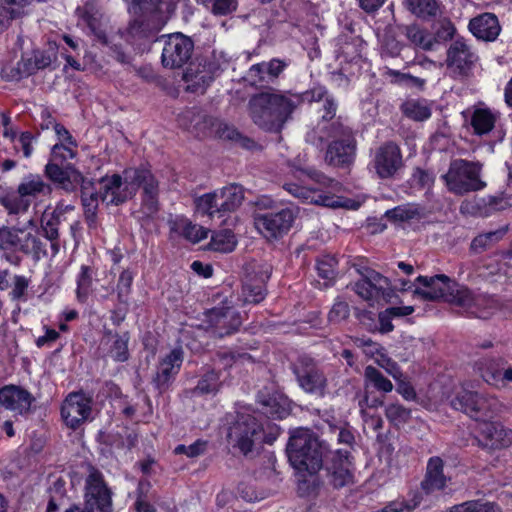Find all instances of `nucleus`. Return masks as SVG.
Here are the masks:
<instances>
[{
    "label": "nucleus",
    "mask_w": 512,
    "mask_h": 512,
    "mask_svg": "<svg viewBox=\"0 0 512 512\" xmlns=\"http://www.w3.org/2000/svg\"><path fill=\"white\" fill-rule=\"evenodd\" d=\"M142 188V213L151 217L159 209V184L151 171L143 166L124 170L123 176L113 174L100 181V197L107 205H120Z\"/></svg>",
    "instance_id": "nucleus-1"
},
{
    "label": "nucleus",
    "mask_w": 512,
    "mask_h": 512,
    "mask_svg": "<svg viewBox=\"0 0 512 512\" xmlns=\"http://www.w3.org/2000/svg\"><path fill=\"white\" fill-rule=\"evenodd\" d=\"M308 96V92L299 94L275 89L262 91L250 97L248 114L259 128L278 133Z\"/></svg>",
    "instance_id": "nucleus-2"
},
{
    "label": "nucleus",
    "mask_w": 512,
    "mask_h": 512,
    "mask_svg": "<svg viewBox=\"0 0 512 512\" xmlns=\"http://www.w3.org/2000/svg\"><path fill=\"white\" fill-rule=\"evenodd\" d=\"M327 146L325 161L332 166L350 164L355 156L356 140L352 129L345 124H327L325 121L317 129H310L306 133V142L322 147Z\"/></svg>",
    "instance_id": "nucleus-3"
},
{
    "label": "nucleus",
    "mask_w": 512,
    "mask_h": 512,
    "mask_svg": "<svg viewBox=\"0 0 512 512\" xmlns=\"http://www.w3.org/2000/svg\"><path fill=\"white\" fill-rule=\"evenodd\" d=\"M416 282L421 287L414 290V295L424 301L443 300L461 308H468L482 317L487 316V313H479L475 308V305H478L482 299L475 301L472 292L467 287L457 284L446 275L419 276Z\"/></svg>",
    "instance_id": "nucleus-4"
},
{
    "label": "nucleus",
    "mask_w": 512,
    "mask_h": 512,
    "mask_svg": "<svg viewBox=\"0 0 512 512\" xmlns=\"http://www.w3.org/2000/svg\"><path fill=\"white\" fill-rule=\"evenodd\" d=\"M326 447L309 429L299 428L290 436L287 444L289 461L298 472L317 473L323 466Z\"/></svg>",
    "instance_id": "nucleus-5"
},
{
    "label": "nucleus",
    "mask_w": 512,
    "mask_h": 512,
    "mask_svg": "<svg viewBox=\"0 0 512 512\" xmlns=\"http://www.w3.org/2000/svg\"><path fill=\"white\" fill-rule=\"evenodd\" d=\"M454 409L460 410L471 419L483 424L501 416L509 407L495 395L463 390L451 401Z\"/></svg>",
    "instance_id": "nucleus-6"
},
{
    "label": "nucleus",
    "mask_w": 512,
    "mask_h": 512,
    "mask_svg": "<svg viewBox=\"0 0 512 512\" xmlns=\"http://www.w3.org/2000/svg\"><path fill=\"white\" fill-rule=\"evenodd\" d=\"M482 165L464 159L451 161L448 171L442 176L448 190L456 195L479 191L486 186L481 179Z\"/></svg>",
    "instance_id": "nucleus-7"
},
{
    "label": "nucleus",
    "mask_w": 512,
    "mask_h": 512,
    "mask_svg": "<svg viewBox=\"0 0 512 512\" xmlns=\"http://www.w3.org/2000/svg\"><path fill=\"white\" fill-rule=\"evenodd\" d=\"M156 43L161 46V64L167 69L182 68L194 51L192 39L181 32L161 35Z\"/></svg>",
    "instance_id": "nucleus-8"
},
{
    "label": "nucleus",
    "mask_w": 512,
    "mask_h": 512,
    "mask_svg": "<svg viewBox=\"0 0 512 512\" xmlns=\"http://www.w3.org/2000/svg\"><path fill=\"white\" fill-rule=\"evenodd\" d=\"M362 278L353 285L354 292L370 306L384 301L390 302L393 289L389 279L369 268H357Z\"/></svg>",
    "instance_id": "nucleus-9"
},
{
    "label": "nucleus",
    "mask_w": 512,
    "mask_h": 512,
    "mask_svg": "<svg viewBox=\"0 0 512 512\" xmlns=\"http://www.w3.org/2000/svg\"><path fill=\"white\" fill-rule=\"evenodd\" d=\"M262 426L257 419L249 413H238L235 421L230 425L227 441L241 453H250L256 441L261 437Z\"/></svg>",
    "instance_id": "nucleus-10"
},
{
    "label": "nucleus",
    "mask_w": 512,
    "mask_h": 512,
    "mask_svg": "<svg viewBox=\"0 0 512 512\" xmlns=\"http://www.w3.org/2000/svg\"><path fill=\"white\" fill-rule=\"evenodd\" d=\"M297 212V209L285 208L276 213H259L254 217V225L265 238L276 239L289 231Z\"/></svg>",
    "instance_id": "nucleus-11"
},
{
    "label": "nucleus",
    "mask_w": 512,
    "mask_h": 512,
    "mask_svg": "<svg viewBox=\"0 0 512 512\" xmlns=\"http://www.w3.org/2000/svg\"><path fill=\"white\" fill-rule=\"evenodd\" d=\"M92 412V398L83 392L68 394L61 406V416L65 424L72 428H78L85 422Z\"/></svg>",
    "instance_id": "nucleus-12"
},
{
    "label": "nucleus",
    "mask_w": 512,
    "mask_h": 512,
    "mask_svg": "<svg viewBox=\"0 0 512 512\" xmlns=\"http://www.w3.org/2000/svg\"><path fill=\"white\" fill-rule=\"evenodd\" d=\"M299 386L307 393L323 397L326 394L327 378L312 360L303 358L293 367Z\"/></svg>",
    "instance_id": "nucleus-13"
},
{
    "label": "nucleus",
    "mask_w": 512,
    "mask_h": 512,
    "mask_svg": "<svg viewBox=\"0 0 512 512\" xmlns=\"http://www.w3.org/2000/svg\"><path fill=\"white\" fill-rule=\"evenodd\" d=\"M110 491L106 487L101 473L93 471L86 480L85 510L87 512H111Z\"/></svg>",
    "instance_id": "nucleus-14"
},
{
    "label": "nucleus",
    "mask_w": 512,
    "mask_h": 512,
    "mask_svg": "<svg viewBox=\"0 0 512 512\" xmlns=\"http://www.w3.org/2000/svg\"><path fill=\"white\" fill-rule=\"evenodd\" d=\"M374 169L376 174L387 179L393 177L403 166L402 154L399 146L394 142L381 145L375 152Z\"/></svg>",
    "instance_id": "nucleus-15"
},
{
    "label": "nucleus",
    "mask_w": 512,
    "mask_h": 512,
    "mask_svg": "<svg viewBox=\"0 0 512 512\" xmlns=\"http://www.w3.org/2000/svg\"><path fill=\"white\" fill-rule=\"evenodd\" d=\"M40 241L23 228L0 227V250L29 253L39 248Z\"/></svg>",
    "instance_id": "nucleus-16"
},
{
    "label": "nucleus",
    "mask_w": 512,
    "mask_h": 512,
    "mask_svg": "<svg viewBox=\"0 0 512 512\" xmlns=\"http://www.w3.org/2000/svg\"><path fill=\"white\" fill-rule=\"evenodd\" d=\"M478 442L488 450L509 448L512 446V429L491 420L481 426Z\"/></svg>",
    "instance_id": "nucleus-17"
},
{
    "label": "nucleus",
    "mask_w": 512,
    "mask_h": 512,
    "mask_svg": "<svg viewBox=\"0 0 512 512\" xmlns=\"http://www.w3.org/2000/svg\"><path fill=\"white\" fill-rule=\"evenodd\" d=\"M207 323L213 333L222 338L238 330L242 321L239 313L232 307H215L207 313Z\"/></svg>",
    "instance_id": "nucleus-18"
},
{
    "label": "nucleus",
    "mask_w": 512,
    "mask_h": 512,
    "mask_svg": "<svg viewBox=\"0 0 512 512\" xmlns=\"http://www.w3.org/2000/svg\"><path fill=\"white\" fill-rule=\"evenodd\" d=\"M271 267H259L253 275H249L242 287L241 301L243 304H257L266 296L265 283L270 278Z\"/></svg>",
    "instance_id": "nucleus-19"
},
{
    "label": "nucleus",
    "mask_w": 512,
    "mask_h": 512,
    "mask_svg": "<svg viewBox=\"0 0 512 512\" xmlns=\"http://www.w3.org/2000/svg\"><path fill=\"white\" fill-rule=\"evenodd\" d=\"M477 57L469 46L460 40L454 41L448 51L446 64L455 77L466 75Z\"/></svg>",
    "instance_id": "nucleus-20"
},
{
    "label": "nucleus",
    "mask_w": 512,
    "mask_h": 512,
    "mask_svg": "<svg viewBox=\"0 0 512 512\" xmlns=\"http://www.w3.org/2000/svg\"><path fill=\"white\" fill-rule=\"evenodd\" d=\"M328 472L330 483L335 488H342L353 483L352 463L348 448L336 451Z\"/></svg>",
    "instance_id": "nucleus-21"
},
{
    "label": "nucleus",
    "mask_w": 512,
    "mask_h": 512,
    "mask_svg": "<svg viewBox=\"0 0 512 512\" xmlns=\"http://www.w3.org/2000/svg\"><path fill=\"white\" fill-rule=\"evenodd\" d=\"M79 21L86 25L96 39L103 43H107L106 31L102 22V13L95 0H88L83 6L76 9Z\"/></svg>",
    "instance_id": "nucleus-22"
},
{
    "label": "nucleus",
    "mask_w": 512,
    "mask_h": 512,
    "mask_svg": "<svg viewBox=\"0 0 512 512\" xmlns=\"http://www.w3.org/2000/svg\"><path fill=\"white\" fill-rule=\"evenodd\" d=\"M33 396L25 389L9 385L0 389V404L17 414H24L30 410Z\"/></svg>",
    "instance_id": "nucleus-23"
},
{
    "label": "nucleus",
    "mask_w": 512,
    "mask_h": 512,
    "mask_svg": "<svg viewBox=\"0 0 512 512\" xmlns=\"http://www.w3.org/2000/svg\"><path fill=\"white\" fill-rule=\"evenodd\" d=\"M183 362V351L180 348L173 349L159 363L154 383L159 390H164L174 376L179 372Z\"/></svg>",
    "instance_id": "nucleus-24"
},
{
    "label": "nucleus",
    "mask_w": 512,
    "mask_h": 512,
    "mask_svg": "<svg viewBox=\"0 0 512 512\" xmlns=\"http://www.w3.org/2000/svg\"><path fill=\"white\" fill-rule=\"evenodd\" d=\"M450 479L444 474V462L440 457H431L427 463L426 474L421 488L426 494L441 491L447 487Z\"/></svg>",
    "instance_id": "nucleus-25"
},
{
    "label": "nucleus",
    "mask_w": 512,
    "mask_h": 512,
    "mask_svg": "<svg viewBox=\"0 0 512 512\" xmlns=\"http://www.w3.org/2000/svg\"><path fill=\"white\" fill-rule=\"evenodd\" d=\"M469 29L474 36L486 41L496 39L501 30L497 17L491 13L473 18L469 23Z\"/></svg>",
    "instance_id": "nucleus-26"
},
{
    "label": "nucleus",
    "mask_w": 512,
    "mask_h": 512,
    "mask_svg": "<svg viewBox=\"0 0 512 512\" xmlns=\"http://www.w3.org/2000/svg\"><path fill=\"white\" fill-rule=\"evenodd\" d=\"M507 363L501 358H481L475 363V369L485 382L498 385L503 378Z\"/></svg>",
    "instance_id": "nucleus-27"
},
{
    "label": "nucleus",
    "mask_w": 512,
    "mask_h": 512,
    "mask_svg": "<svg viewBox=\"0 0 512 512\" xmlns=\"http://www.w3.org/2000/svg\"><path fill=\"white\" fill-rule=\"evenodd\" d=\"M284 189L296 198L303 199L305 201L315 202L327 207H344L346 204L339 197H333L329 195H318L315 199L314 192L306 187L300 186L296 183H287L284 185Z\"/></svg>",
    "instance_id": "nucleus-28"
},
{
    "label": "nucleus",
    "mask_w": 512,
    "mask_h": 512,
    "mask_svg": "<svg viewBox=\"0 0 512 512\" xmlns=\"http://www.w3.org/2000/svg\"><path fill=\"white\" fill-rule=\"evenodd\" d=\"M51 191V186L37 174H29L24 177L17 187V193L29 200L40 195H48Z\"/></svg>",
    "instance_id": "nucleus-29"
},
{
    "label": "nucleus",
    "mask_w": 512,
    "mask_h": 512,
    "mask_svg": "<svg viewBox=\"0 0 512 512\" xmlns=\"http://www.w3.org/2000/svg\"><path fill=\"white\" fill-rule=\"evenodd\" d=\"M218 194V207L226 212H233L238 209L244 200V190L241 186L232 184L222 189L216 190Z\"/></svg>",
    "instance_id": "nucleus-30"
},
{
    "label": "nucleus",
    "mask_w": 512,
    "mask_h": 512,
    "mask_svg": "<svg viewBox=\"0 0 512 512\" xmlns=\"http://www.w3.org/2000/svg\"><path fill=\"white\" fill-rule=\"evenodd\" d=\"M67 209L73 207L66 206L65 208L57 206L53 211H44L41 217V229L43 235L50 241H55L59 237L58 226L61 222V217Z\"/></svg>",
    "instance_id": "nucleus-31"
},
{
    "label": "nucleus",
    "mask_w": 512,
    "mask_h": 512,
    "mask_svg": "<svg viewBox=\"0 0 512 512\" xmlns=\"http://www.w3.org/2000/svg\"><path fill=\"white\" fill-rule=\"evenodd\" d=\"M258 402L262 405L261 412L268 417L282 419L289 414V405L285 398L272 396H258Z\"/></svg>",
    "instance_id": "nucleus-32"
},
{
    "label": "nucleus",
    "mask_w": 512,
    "mask_h": 512,
    "mask_svg": "<svg viewBox=\"0 0 512 512\" xmlns=\"http://www.w3.org/2000/svg\"><path fill=\"white\" fill-rule=\"evenodd\" d=\"M85 220L90 229L97 227L98 192L88 185H83L81 192Z\"/></svg>",
    "instance_id": "nucleus-33"
},
{
    "label": "nucleus",
    "mask_w": 512,
    "mask_h": 512,
    "mask_svg": "<svg viewBox=\"0 0 512 512\" xmlns=\"http://www.w3.org/2000/svg\"><path fill=\"white\" fill-rule=\"evenodd\" d=\"M129 334L127 332L119 334H107L105 342L109 345L108 355L117 362H125L129 358L128 342Z\"/></svg>",
    "instance_id": "nucleus-34"
},
{
    "label": "nucleus",
    "mask_w": 512,
    "mask_h": 512,
    "mask_svg": "<svg viewBox=\"0 0 512 512\" xmlns=\"http://www.w3.org/2000/svg\"><path fill=\"white\" fill-rule=\"evenodd\" d=\"M497 120V114L488 108H476L472 115L470 124L477 135H485L492 131Z\"/></svg>",
    "instance_id": "nucleus-35"
},
{
    "label": "nucleus",
    "mask_w": 512,
    "mask_h": 512,
    "mask_svg": "<svg viewBox=\"0 0 512 512\" xmlns=\"http://www.w3.org/2000/svg\"><path fill=\"white\" fill-rule=\"evenodd\" d=\"M325 91H319L317 97L313 95V100L319 104L317 108L318 112L321 113V119L311 129H317L322 122L327 124H344L340 118H335L337 106L334 100L328 96L324 97Z\"/></svg>",
    "instance_id": "nucleus-36"
},
{
    "label": "nucleus",
    "mask_w": 512,
    "mask_h": 512,
    "mask_svg": "<svg viewBox=\"0 0 512 512\" xmlns=\"http://www.w3.org/2000/svg\"><path fill=\"white\" fill-rule=\"evenodd\" d=\"M219 70V67L209 69V71H193L192 69L187 70L183 78L188 83L187 89L192 92L203 93L206 87L213 81L214 74Z\"/></svg>",
    "instance_id": "nucleus-37"
},
{
    "label": "nucleus",
    "mask_w": 512,
    "mask_h": 512,
    "mask_svg": "<svg viewBox=\"0 0 512 512\" xmlns=\"http://www.w3.org/2000/svg\"><path fill=\"white\" fill-rule=\"evenodd\" d=\"M171 229L193 243L200 242L208 236L207 229L202 226L192 224L187 219H178L174 221Z\"/></svg>",
    "instance_id": "nucleus-38"
},
{
    "label": "nucleus",
    "mask_w": 512,
    "mask_h": 512,
    "mask_svg": "<svg viewBox=\"0 0 512 512\" xmlns=\"http://www.w3.org/2000/svg\"><path fill=\"white\" fill-rule=\"evenodd\" d=\"M26 14L23 7V0H1L0 1V31L6 29L13 19L20 18Z\"/></svg>",
    "instance_id": "nucleus-39"
},
{
    "label": "nucleus",
    "mask_w": 512,
    "mask_h": 512,
    "mask_svg": "<svg viewBox=\"0 0 512 512\" xmlns=\"http://www.w3.org/2000/svg\"><path fill=\"white\" fill-rule=\"evenodd\" d=\"M424 215V209L418 204L407 203L387 210L384 216L391 222H403L420 218Z\"/></svg>",
    "instance_id": "nucleus-40"
},
{
    "label": "nucleus",
    "mask_w": 512,
    "mask_h": 512,
    "mask_svg": "<svg viewBox=\"0 0 512 512\" xmlns=\"http://www.w3.org/2000/svg\"><path fill=\"white\" fill-rule=\"evenodd\" d=\"M364 386L365 389L373 387L383 393H389L393 390L392 382L371 365L367 366L364 370Z\"/></svg>",
    "instance_id": "nucleus-41"
},
{
    "label": "nucleus",
    "mask_w": 512,
    "mask_h": 512,
    "mask_svg": "<svg viewBox=\"0 0 512 512\" xmlns=\"http://www.w3.org/2000/svg\"><path fill=\"white\" fill-rule=\"evenodd\" d=\"M237 241L235 235L231 230L224 229L215 233L210 242V246L213 250L228 253L234 250Z\"/></svg>",
    "instance_id": "nucleus-42"
},
{
    "label": "nucleus",
    "mask_w": 512,
    "mask_h": 512,
    "mask_svg": "<svg viewBox=\"0 0 512 512\" xmlns=\"http://www.w3.org/2000/svg\"><path fill=\"white\" fill-rule=\"evenodd\" d=\"M0 204L9 214H20L29 209L31 201L19 193H11L0 197Z\"/></svg>",
    "instance_id": "nucleus-43"
},
{
    "label": "nucleus",
    "mask_w": 512,
    "mask_h": 512,
    "mask_svg": "<svg viewBox=\"0 0 512 512\" xmlns=\"http://www.w3.org/2000/svg\"><path fill=\"white\" fill-rule=\"evenodd\" d=\"M195 203L198 212L208 215L209 217H214L217 214L221 215L223 213L220 207H218L219 199L216 191L206 193L198 197Z\"/></svg>",
    "instance_id": "nucleus-44"
},
{
    "label": "nucleus",
    "mask_w": 512,
    "mask_h": 512,
    "mask_svg": "<svg viewBox=\"0 0 512 512\" xmlns=\"http://www.w3.org/2000/svg\"><path fill=\"white\" fill-rule=\"evenodd\" d=\"M385 416L394 426H403L411 419V410L400 403H390L385 407Z\"/></svg>",
    "instance_id": "nucleus-45"
},
{
    "label": "nucleus",
    "mask_w": 512,
    "mask_h": 512,
    "mask_svg": "<svg viewBox=\"0 0 512 512\" xmlns=\"http://www.w3.org/2000/svg\"><path fill=\"white\" fill-rule=\"evenodd\" d=\"M406 36L415 46L424 50H431L436 42L431 34L415 25L406 28Z\"/></svg>",
    "instance_id": "nucleus-46"
},
{
    "label": "nucleus",
    "mask_w": 512,
    "mask_h": 512,
    "mask_svg": "<svg viewBox=\"0 0 512 512\" xmlns=\"http://www.w3.org/2000/svg\"><path fill=\"white\" fill-rule=\"evenodd\" d=\"M403 113L415 121H424L431 116V109L423 102L408 100L402 105Z\"/></svg>",
    "instance_id": "nucleus-47"
},
{
    "label": "nucleus",
    "mask_w": 512,
    "mask_h": 512,
    "mask_svg": "<svg viewBox=\"0 0 512 512\" xmlns=\"http://www.w3.org/2000/svg\"><path fill=\"white\" fill-rule=\"evenodd\" d=\"M447 512H501V510L492 502L472 500L454 505Z\"/></svg>",
    "instance_id": "nucleus-48"
},
{
    "label": "nucleus",
    "mask_w": 512,
    "mask_h": 512,
    "mask_svg": "<svg viewBox=\"0 0 512 512\" xmlns=\"http://www.w3.org/2000/svg\"><path fill=\"white\" fill-rule=\"evenodd\" d=\"M45 174L51 181L58 183L63 189L70 190L72 188L71 175L57 163H48L45 167Z\"/></svg>",
    "instance_id": "nucleus-49"
},
{
    "label": "nucleus",
    "mask_w": 512,
    "mask_h": 512,
    "mask_svg": "<svg viewBox=\"0 0 512 512\" xmlns=\"http://www.w3.org/2000/svg\"><path fill=\"white\" fill-rule=\"evenodd\" d=\"M409 9L419 17L435 16L438 11L436 0H407Z\"/></svg>",
    "instance_id": "nucleus-50"
},
{
    "label": "nucleus",
    "mask_w": 512,
    "mask_h": 512,
    "mask_svg": "<svg viewBox=\"0 0 512 512\" xmlns=\"http://www.w3.org/2000/svg\"><path fill=\"white\" fill-rule=\"evenodd\" d=\"M219 387V375L214 371H210L200 379L197 386L194 388V393L201 395L215 393L218 391Z\"/></svg>",
    "instance_id": "nucleus-51"
},
{
    "label": "nucleus",
    "mask_w": 512,
    "mask_h": 512,
    "mask_svg": "<svg viewBox=\"0 0 512 512\" xmlns=\"http://www.w3.org/2000/svg\"><path fill=\"white\" fill-rule=\"evenodd\" d=\"M133 278V273L129 270H123L119 275L116 291L117 299L121 304L128 303V296L131 292Z\"/></svg>",
    "instance_id": "nucleus-52"
},
{
    "label": "nucleus",
    "mask_w": 512,
    "mask_h": 512,
    "mask_svg": "<svg viewBox=\"0 0 512 512\" xmlns=\"http://www.w3.org/2000/svg\"><path fill=\"white\" fill-rule=\"evenodd\" d=\"M337 260L335 257L325 255L317 261L318 275L323 279L333 280L336 276Z\"/></svg>",
    "instance_id": "nucleus-53"
},
{
    "label": "nucleus",
    "mask_w": 512,
    "mask_h": 512,
    "mask_svg": "<svg viewBox=\"0 0 512 512\" xmlns=\"http://www.w3.org/2000/svg\"><path fill=\"white\" fill-rule=\"evenodd\" d=\"M504 233V230H497L481 234L474 238L471 243V248L474 250H485L491 244L499 241L503 237Z\"/></svg>",
    "instance_id": "nucleus-54"
},
{
    "label": "nucleus",
    "mask_w": 512,
    "mask_h": 512,
    "mask_svg": "<svg viewBox=\"0 0 512 512\" xmlns=\"http://www.w3.org/2000/svg\"><path fill=\"white\" fill-rule=\"evenodd\" d=\"M268 78L265 62L250 67L244 76V80L252 86L266 82Z\"/></svg>",
    "instance_id": "nucleus-55"
},
{
    "label": "nucleus",
    "mask_w": 512,
    "mask_h": 512,
    "mask_svg": "<svg viewBox=\"0 0 512 512\" xmlns=\"http://www.w3.org/2000/svg\"><path fill=\"white\" fill-rule=\"evenodd\" d=\"M207 448V441L198 439L193 444L186 446L183 444H180L175 447L174 453L175 454H185L190 458L198 457L206 451Z\"/></svg>",
    "instance_id": "nucleus-56"
},
{
    "label": "nucleus",
    "mask_w": 512,
    "mask_h": 512,
    "mask_svg": "<svg viewBox=\"0 0 512 512\" xmlns=\"http://www.w3.org/2000/svg\"><path fill=\"white\" fill-rule=\"evenodd\" d=\"M205 119V117L195 108L187 109L183 111L179 117L178 122L181 126L189 129L191 127L198 128L200 125V120Z\"/></svg>",
    "instance_id": "nucleus-57"
},
{
    "label": "nucleus",
    "mask_w": 512,
    "mask_h": 512,
    "mask_svg": "<svg viewBox=\"0 0 512 512\" xmlns=\"http://www.w3.org/2000/svg\"><path fill=\"white\" fill-rule=\"evenodd\" d=\"M350 308L347 302L336 300L328 314L331 323H340L349 317Z\"/></svg>",
    "instance_id": "nucleus-58"
},
{
    "label": "nucleus",
    "mask_w": 512,
    "mask_h": 512,
    "mask_svg": "<svg viewBox=\"0 0 512 512\" xmlns=\"http://www.w3.org/2000/svg\"><path fill=\"white\" fill-rule=\"evenodd\" d=\"M472 297H473V299L475 301H478L479 299H482V301H480V303L478 305H475V308L477 309V311L479 313H482V312L483 313H487L486 317H482V316L478 315L477 313L471 311L468 308H463L464 310H466L468 313L474 315L475 317L480 318V319H487L496 310L495 302L492 299L486 298L484 296H475L473 294H472Z\"/></svg>",
    "instance_id": "nucleus-59"
},
{
    "label": "nucleus",
    "mask_w": 512,
    "mask_h": 512,
    "mask_svg": "<svg viewBox=\"0 0 512 512\" xmlns=\"http://www.w3.org/2000/svg\"><path fill=\"white\" fill-rule=\"evenodd\" d=\"M39 70L37 67H34L33 57L30 58H22L21 61L17 63V67L13 69L11 77L14 79H20L24 76L31 75Z\"/></svg>",
    "instance_id": "nucleus-60"
},
{
    "label": "nucleus",
    "mask_w": 512,
    "mask_h": 512,
    "mask_svg": "<svg viewBox=\"0 0 512 512\" xmlns=\"http://www.w3.org/2000/svg\"><path fill=\"white\" fill-rule=\"evenodd\" d=\"M30 280L22 275H15L13 278V289L10 293L13 300L23 299L27 288L29 287Z\"/></svg>",
    "instance_id": "nucleus-61"
},
{
    "label": "nucleus",
    "mask_w": 512,
    "mask_h": 512,
    "mask_svg": "<svg viewBox=\"0 0 512 512\" xmlns=\"http://www.w3.org/2000/svg\"><path fill=\"white\" fill-rule=\"evenodd\" d=\"M375 362L386 372L391 375L394 379H399L402 376L399 366L396 362L387 357L384 353L380 357L375 358Z\"/></svg>",
    "instance_id": "nucleus-62"
},
{
    "label": "nucleus",
    "mask_w": 512,
    "mask_h": 512,
    "mask_svg": "<svg viewBox=\"0 0 512 512\" xmlns=\"http://www.w3.org/2000/svg\"><path fill=\"white\" fill-rule=\"evenodd\" d=\"M104 65L99 61L92 52H86L83 57V71H89L91 73L102 72Z\"/></svg>",
    "instance_id": "nucleus-63"
},
{
    "label": "nucleus",
    "mask_w": 512,
    "mask_h": 512,
    "mask_svg": "<svg viewBox=\"0 0 512 512\" xmlns=\"http://www.w3.org/2000/svg\"><path fill=\"white\" fill-rule=\"evenodd\" d=\"M75 156L74 150L66 146L65 144H55L52 148V160L53 161H65L72 159Z\"/></svg>",
    "instance_id": "nucleus-64"
}]
</instances>
